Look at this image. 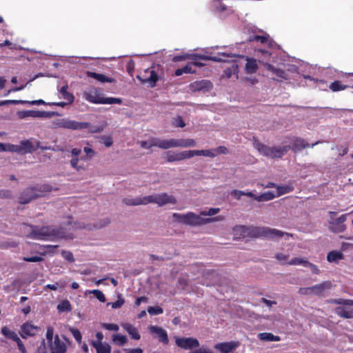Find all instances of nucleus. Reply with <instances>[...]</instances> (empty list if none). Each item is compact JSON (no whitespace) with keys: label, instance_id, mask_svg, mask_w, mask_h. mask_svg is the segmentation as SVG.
<instances>
[{"label":"nucleus","instance_id":"obj_1","mask_svg":"<svg viewBox=\"0 0 353 353\" xmlns=\"http://www.w3.org/2000/svg\"><path fill=\"white\" fill-rule=\"evenodd\" d=\"M234 232H240L243 237L259 238L265 237L268 239L281 238L284 235L292 236V234L288 232H283L275 228L268 227H246L243 225L236 226L234 228Z\"/></svg>","mask_w":353,"mask_h":353},{"label":"nucleus","instance_id":"obj_2","mask_svg":"<svg viewBox=\"0 0 353 353\" xmlns=\"http://www.w3.org/2000/svg\"><path fill=\"white\" fill-rule=\"evenodd\" d=\"M31 232L27 235V237L36 240H49L53 239L64 238L65 234L61 228H57L54 226L39 227L33 225H29Z\"/></svg>","mask_w":353,"mask_h":353},{"label":"nucleus","instance_id":"obj_3","mask_svg":"<svg viewBox=\"0 0 353 353\" xmlns=\"http://www.w3.org/2000/svg\"><path fill=\"white\" fill-rule=\"evenodd\" d=\"M172 217L176 222L190 226L203 225L212 221L220 220L218 217L202 218L192 212H189L185 214L174 213Z\"/></svg>","mask_w":353,"mask_h":353},{"label":"nucleus","instance_id":"obj_4","mask_svg":"<svg viewBox=\"0 0 353 353\" xmlns=\"http://www.w3.org/2000/svg\"><path fill=\"white\" fill-rule=\"evenodd\" d=\"M52 187L48 184H43L39 187H30L23 190L19 196V202L23 204L28 203L32 199L43 196V192H50Z\"/></svg>","mask_w":353,"mask_h":353},{"label":"nucleus","instance_id":"obj_5","mask_svg":"<svg viewBox=\"0 0 353 353\" xmlns=\"http://www.w3.org/2000/svg\"><path fill=\"white\" fill-rule=\"evenodd\" d=\"M256 148L263 155L271 159L281 158L290 149V145L269 147L263 143H257Z\"/></svg>","mask_w":353,"mask_h":353},{"label":"nucleus","instance_id":"obj_6","mask_svg":"<svg viewBox=\"0 0 353 353\" xmlns=\"http://www.w3.org/2000/svg\"><path fill=\"white\" fill-rule=\"evenodd\" d=\"M145 203H157L159 206H163L168 203L176 204V199L173 195L167 193L156 194L144 196Z\"/></svg>","mask_w":353,"mask_h":353},{"label":"nucleus","instance_id":"obj_7","mask_svg":"<svg viewBox=\"0 0 353 353\" xmlns=\"http://www.w3.org/2000/svg\"><path fill=\"white\" fill-rule=\"evenodd\" d=\"M56 125L59 128L73 130L89 128L91 125L89 122H78L69 119H59Z\"/></svg>","mask_w":353,"mask_h":353},{"label":"nucleus","instance_id":"obj_8","mask_svg":"<svg viewBox=\"0 0 353 353\" xmlns=\"http://www.w3.org/2000/svg\"><path fill=\"white\" fill-rule=\"evenodd\" d=\"M176 344L178 347L184 350H192L199 347L198 339L192 337H176Z\"/></svg>","mask_w":353,"mask_h":353},{"label":"nucleus","instance_id":"obj_9","mask_svg":"<svg viewBox=\"0 0 353 353\" xmlns=\"http://www.w3.org/2000/svg\"><path fill=\"white\" fill-rule=\"evenodd\" d=\"M347 214H341L337 219H333L329 222V229L334 233H341L346 230V225L344 224L347 220Z\"/></svg>","mask_w":353,"mask_h":353},{"label":"nucleus","instance_id":"obj_10","mask_svg":"<svg viewBox=\"0 0 353 353\" xmlns=\"http://www.w3.org/2000/svg\"><path fill=\"white\" fill-rule=\"evenodd\" d=\"M57 112H46L39 110H23L18 112V116L20 119H24L26 117H34V118H43V117H51L54 115H57Z\"/></svg>","mask_w":353,"mask_h":353},{"label":"nucleus","instance_id":"obj_11","mask_svg":"<svg viewBox=\"0 0 353 353\" xmlns=\"http://www.w3.org/2000/svg\"><path fill=\"white\" fill-rule=\"evenodd\" d=\"M48 346L50 353H65L68 348L65 342L61 341L58 334L54 336V341L48 344Z\"/></svg>","mask_w":353,"mask_h":353},{"label":"nucleus","instance_id":"obj_12","mask_svg":"<svg viewBox=\"0 0 353 353\" xmlns=\"http://www.w3.org/2000/svg\"><path fill=\"white\" fill-rule=\"evenodd\" d=\"M197 59H201V60H212L215 61H219L216 57H209L206 55H202L199 54H187L184 55H177L174 56L172 58V61L174 62H179L181 61H185L186 59H191V60H196Z\"/></svg>","mask_w":353,"mask_h":353},{"label":"nucleus","instance_id":"obj_13","mask_svg":"<svg viewBox=\"0 0 353 353\" xmlns=\"http://www.w3.org/2000/svg\"><path fill=\"white\" fill-rule=\"evenodd\" d=\"M190 87L193 92L203 91L205 92L210 91L212 88L213 85L210 81L204 79L192 82L190 83Z\"/></svg>","mask_w":353,"mask_h":353},{"label":"nucleus","instance_id":"obj_14","mask_svg":"<svg viewBox=\"0 0 353 353\" xmlns=\"http://www.w3.org/2000/svg\"><path fill=\"white\" fill-rule=\"evenodd\" d=\"M150 333L155 334L156 337L158 338L159 342L163 345H168L169 343V339L167 332L161 327L157 325H151L149 327Z\"/></svg>","mask_w":353,"mask_h":353},{"label":"nucleus","instance_id":"obj_15","mask_svg":"<svg viewBox=\"0 0 353 353\" xmlns=\"http://www.w3.org/2000/svg\"><path fill=\"white\" fill-rule=\"evenodd\" d=\"M39 330V327L31 324L29 322L23 323L21 326L19 334L23 339H27L28 336H34Z\"/></svg>","mask_w":353,"mask_h":353},{"label":"nucleus","instance_id":"obj_16","mask_svg":"<svg viewBox=\"0 0 353 353\" xmlns=\"http://www.w3.org/2000/svg\"><path fill=\"white\" fill-rule=\"evenodd\" d=\"M332 283L330 281H323L321 283L312 286V295L317 296H323L324 293L332 288Z\"/></svg>","mask_w":353,"mask_h":353},{"label":"nucleus","instance_id":"obj_17","mask_svg":"<svg viewBox=\"0 0 353 353\" xmlns=\"http://www.w3.org/2000/svg\"><path fill=\"white\" fill-rule=\"evenodd\" d=\"M196 142L194 139H171L172 148H190L194 147Z\"/></svg>","mask_w":353,"mask_h":353},{"label":"nucleus","instance_id":"obj_18","mask_svg":"<svg viewBox=\"0 0 353 353\" xmlns=\"http://www.w3.org/2000/svg\"><path fill=\"white\" fill-rule=\"evenodd\" d=\"M150 148L157 146L163 150H168L171 148V139H161L156 137H152L148 140Z\"/></svg>","mask_w":353,"mask_h":353},{"label":"nucleus","instance_id":"obj_19","mask_svg":"<svg viewBox=\"0 0 353 353\" xmlns=\"http://www.w3.org/2000/svg\"><path fill=\"white\" fill-rule=\"evenodd\" d=\"M318 143H319V142L317 141V142L312 144L311 145H310L305 139H301V138H295L293 140L292 145V147H290V148L292 150V151L296 153V152H299L306 148H309V147L313 148L314 145H317Z\"/></svg>","mask_w":353,"mask_h":353},{"label":"nucleus","instance_id":"obj_20","mask_svg":"<svg viewBox=\"0 0 353 353\" xmlns=\"http://www.w3.org/2000/svg\"><path fill=\"white\" fill-rule=\"evenodd\" d=\"M236 347V343L234 341L219 343L214 345V348L221 353H229Z\"/></svg>","mask_w":353,"mask_h":353},{"label":"nucleus","instance_id":"obj_21","mask_svg":"<svg viewBox=\"0 0 353 353\" xmlns=\"http://www.w3.org/2000/svg\"><path fill=\"white\" fill-rule=\"evenodd\" d=\"M347 305L339 306L335 308V313L340 317L344 319L353 318V309Z\"/></svg>","mask_w":353,"mask_h":353},{"label":"nucleus","instance_id":"obj_22","mask_svg":"<svg viewBox=\"0 0 353 353\" xmlns=\"http://www.w3.org/2000/svg\"><path fill=\"white\" fill-rule=\"evenodd\" d=\"M86 75L88 77L93 78L101 83H115L116 80L114 78L106 77L103 74H98L94 72L87 71Z\"/></svg>","mask_w":353,"mask_h":353},{"label":"nucleus","instance_id":"obj_23","mask_svg":"<svg viewBox=\"0 0 353 353\" xmlns=\"http://www.w3.org/2000/svg\"><path fill=\"white\" fill-rule=\"evenodd\" d=\"M248 42H257L261 44L270 43V38L268 34L264 33L263 35H250L248 39Z\"/></svg>","mask_w":353,"mask_h":353},{"label":"nucleus","instance_id":"obj_24","mask_svg":"<svg viewBox=\"0 0 353 353\" xmlns=\"http://www.w3.org/2000/svg\"><path fill=\"white\" fill-rule=\"evenodd\" d=\"M145 73H149L150 75L143 80V82H148L150 83L152 87H154L159 80V76L157 72L152 69H148L145 71Z\"/></svg>","mask_w":353,"mask_h":353},{"label":"nucleus","instance_id":"obj_25","mask_svg":"<svg viewBox=\"0 0 353 353\" xmlns=\"http://www.w3.org/2000/svg\"><path fill=\"white\" fill-rule=\"evenodd\" d=\"M245 64V71L248 74H254L258 69L256 60L253 58H247Z\"/></svg>","mask_w":353,"mask_h":353},{"label":"nucleus","instance_id":"obj_26","mask_svg":"<svg viewBox=\"0 0 353 353\" xmlns=\"http://www.w3.org/2000/svg\"><path fill=\"white\" fill-rule=\"evenodd\" d=\"M123 329L130 335L131 338L135 340H139L141 338L137 329L130 323L123 325Z\"/></svg>","mask_w":353,"mask_h":353},{"label":"nucleus","instance_id":"obj_27","mask_svg":"<svg viewBox=\"0 0 353 353\" xmlns=\"http://www.w3.org/2000/svg\"><path fill=\"white\" fill-rule=\"evenodd\" d=\"M91 345L96 349L97 353L111 352V346L108 343H91Z\"/></svg>","mask_w":353,"mask_h":353},{"label":"nucleus","instance_id":"obj_28","mask_svg":"<svg viewBox=\"0 0 353 353\" xmlns=\"http://www.w3.org/2000/svg\"><path fill=\"white\" fill-rule=\"evenodd\" d=\"M258 338L262 341H280L281 337L274 335L270 332H261L258 334Z\"/></svg>","mask_w":353,"mask_h":353},{"label":"nucleus","instance_id":"obj_29","mask_svg":"<svg viewBox=\"0 0 353 353\" xmlns=\"http://www.w3.org/2000/svg\"><path fill=\"white\" fill-rule=\"evenodd\" d=\"M265 67L268 70L272 72L278 77L283 79H288L287 74L283 70L280 68H276L274 65L270 63H266Z\"/></svg>","mask_w":353,"mask_h":353},{"label":"nucleus","instance_id":"obj_30","mask_svg":"<svg viewBox=\"0 0 353 353\" xmlns=\"http://www.w3.org/2000/svg\"><path fill=\"white\" fill-rule=\"evenodd\" d=\"M343 254L341 252L336 250L331 251L327 255V260L330 263H337L339 260L343 259Z\"/></svg>","mask_w":353,"mask_h":353},{"label":"nucleus","instance_id":"obj_31","mask_svg":"<svg viewBox=\"0 0 353 353\" xmlns=\"http://www.w3.org/2000/svg\"><path fill=\"white\" fill-rule=\"evenodd\" d=\"M193 64L192 63H188L186 65L181 68H178L175 70L174 74L177 77L182 75L183 73L194 74L196 73V70L192 69Z\"/></svg>","mask_w":353,"mask_h":353},{"label":"nucleus","instance_id":"obj_32","mask_svg":"<svg viewBox=\"0 0 353 353\" xmlns=\"http://www.w3.org/2000/svg\"><path fill=\"white\" fill-rule=\"evenodd\" d=\"M123 202L127 205H145L144 196L134 199L125 198L123 199Z\"/></svg>","mask_w":353,"mask_h":353},{"label":"nucleus","instance_id":"obj_33","mask_svg":"<svg viewBox=\"0 0 353 353\" xmlns=\"http://www.w3.org/2000/svg\"><path fill=\"white\" fill-rule=\"evenodd\" d=\"M276 190L277 194L276 196L278 197L283 194L292 192L294 190V187L292 185H277Z\"/></svg>","mask_w":353,"mask_h":353},{"label":"nucleus","instance_id":"obj_34","mask_svg":"<svg viewBox=\"0 0 353 353\" xmlns=\"http://www.w3.org/2000/svg\"><path fill=\"white\" fill-rule=\"evenodd\" d=\"M1 332L5 337L12 341H14L18 337V335L15 332L10 330L6 326H4L1 328Z\"/></svg>","mask_w":353,"mask_h":353},{"label":"nucleus","instance_id":"obj_35","mask_svg":"<svg viewBox=\"0 0 353 353\" xmlns=\"http://www.w3.org/2000/svg\"><path fill=\"white\" fill-rule=\"evenodd\" d=\"M60 93L62 97L67 100L68 103H72L73 102L74 97L72 94L68 92V85H63L61 88Z\"/></svg>","mask_w":353,"mask_h":353},{"label":"nucleus","instance_id":"obj_36","mask_svg":"<svg viewBox=\"0 0 353 353\" xmlns=\"http://www.w3.org/2000/svg\"><path fill=\"white\" fill-rule=\"evenodd\" d=\"M21 143L23 153H31L36 150L33 143L29 140L23 141Z\"/></svg>","mask_w":353,"mask_h":353},{"label":"nucleus","instance_id":"obj_37","mask_svg":"<svg viewBox=\"0 0 353 353\" xmlns=\"http://www.w3.org/2000/svg\"><path fill=\"white\" fill-rule=\"evenodd\" d=\"M85 98L90 103L101 104V102L99 101H101L102 97L92 92H85Z\"/></svg>","mask_w":353,"mask_h":353},{"label":"nucleus","instance_id":"obj_38","mask_svg":"<svg viewBox=\"0 0 353 353\" xmlns=\"http://www.w3.org/2000/svg\"><path fill=\"white\" fill-rule=\"evenodd\" d=\"M57 310L60 312H70L72 310V306L68 300L62 301L58 305Z\"/></svg>","mask_w":353,"mask_h":353},{"label":"nucleus","instance_id":"obj_39","mask_svg":"<svg viewBox=\"0 0 353 353\" xmlns=\"http://www.w3.org/2000/svg\"><path fill=\"white\" fill-rule=\"evenodd\" d=\"M275 197H276V194H274L273 192H267L263 193V194L257 196V197L256 198V201H267L272 200V199H274Z\"/></svg>","mask_w":353,"mask_h":353},{"label":"nucleus","instance_id":"obj_40","mask_svg":"<svg viewBox=\"0 0 353 353\" xmlns=\"http://www.w3.org/2000/svg\"><path fill=\"white\" fill-rule=\"evenodd\" d=\"M166 161L169 163L182 161L181 152L174 153L170 151L167 152Z\"/></svg>","mask_w":353,"mask_h":353},{"label":"nucleus","instance_id":"obj_41","mask_svg":"<svg viewBox=\"0 0 353 353\" xmlns=\"http://www.w3.org/2000/svg\"><path fill=\"white\" fill-rule=\"evenodd\" d=\"M101 104H121L122 100L120 98L102 97Z\"/></svg>","mask_w":353,"mask_h":353},{"label":"nucleus","instance_id":"obj_42","mask_svg":"<svg viewBox=\"0 0 353 353\" xmlns=\"http://www.w3.org/2000/svg\"><path fill=\"white\" fill-rule=\"evenodd\" d=\"M112 341L117 345H118L119 346H122V345H125L127 343L128 339L124 335H121V334H114L113 335Z\"/></svg>","mask_w":353,"mask_h":353},{"label":"nucleus","instance_id":"obj_43","mask_svg":"<svg viewBox=\"0 0 353 353\" xmlns=\"http://www.w3.org/2000/svg\"><path fill=\"white\" fill-rule=\"evenodd\" d=\"M348 87V85H343L339 81H334L330 85V89L333 92L343 90Z\"/></svg>","mask_w":353,"mask_h":353},{"label":"nucleus","instance_id":"obj_44","mask_svg":"<svg viewBox=\"0 0 353 353\" xmlns=\"http://www.w3.org/2000/svg\"><path fill=\"white\" fill-rule=\"evenodd\" d=\"M125 300L122 297L121 294L118 295V299L112 303H108V305H111V307L114 309H118L122 307V305L124 304Z\"/></svg>","mask_w":353,"mask_h":353},{"label":"nucleus","instance_id":"obj_45","mask_svg":"<svg viewBox=\"0 0 353 353\" xmlns=\"http://www.w3.org/2000/svg\"><path fill=\"white\" fill-rule=\"evenodd\" d=\"M307 260H305L302 258H293L290 261L286 263V264L290 265H302L304 267L305 266V263H307Z\"/></svg>","mask_w":353,"mask_h":353},{"label":"nucleus","instance_id":"obj_46","mask_svg":"<svg viewBox=\"0 0 353 353\" xmlns=\"http://www.w3.org/2000/svg\"><path fill=\"white\" fill-rule=\"evenodd\" d=\"M90 294H92L100 302L104 303L106 301L104 294L99 290H93L90 291Z\"/></svg>","mask_w":353,"mask_h":353},{"label":"nucleus","instance_id":"obj_47","mask_svg":"<svg viewBox=\"0 0 353 353\" xmlns=\"http://www.w3.org/2000/svg\"><path fill=\"white\" fill-rule=\"evenodd\" d=\"M332 303L337 304V305H353V300L350 299H333L332 301Z\"/></svg>","mask_w":353,"mask_h":353},{"label":"nucleus","instance_id":"obj_48","mask_svg":"<svg viewBox=\"0 0 353 353\" xmlns=\"http://www.w3.org/2000/svg\"><path fill=\"white\" fill-rule=\"evenodd\" d=\"M148 312L150 315H159L163 312V310L159 306L149 307Z\"/></svg>","mask_w":353,"mask_h":353},{"label":"nucleus","instance_id":"obj_49","mask_svg":"<svg viewBox=\"0 0 353 353\" xmlns=\"http://www.w3.org/2000/svg\"><path fill=\"white\" fill-rule=\"evenodd\" d=\"M53 334H54V328H53V327L48 326L47 327L46 334V339H47V341H48V345L54 341Z\"/></svg>","mask_w":353,"mask_h":353},{"label":"nucleus","instance_id":"obj_50","mask_svg":"<svg viewBox=\"0 0 353 353\" xmlns=\"http://www.w3.org/2000/svg\"><path fill=\"white\" fill-rule=\"evenodd\" d=\"M196 152H197V150H185L181 152V159L182 160L186 159H190L193 157L194 156L196 155Z\"/></svg>","mask_w":353,"mask_h":353},{"label":"nucleus","instance_id":"obj_51","mask_svg":"<svg viewBox=\"0 0 353 353\" xmlns=\"http://www.w3.org/2000/svg\"><path fill=\"white\" fill-rule=\"evenodd\" d=\"M196 156H205V157H214L216 154L211 150H197V152H196Z\"/></svg>","mask_w":353,"mask_h":353},{"label":"nucleus","instance_id":"obj_52","mask_svg":"<svg viewBox=\"0 0 353 353\" xmlns=\"http://www.w3.org/2000/svg\"><path fill=\"white\" fill-rule=\"evenodd\" d=\"M70 332L72 333V334L73 337L74 338V339L78 343H81V342L82 335H81V332L78 329H77V328H71L70 329Z\"/></svg>","mask_w":353,"mask_h":353},{"label":"nucleus","instance_id":"obj_53","mask_svg":"<svg viewBox=\"0 0 353 353\" xmlns=\"http://www.w3.org/2000/svg\"><path fill=\"white\" fill-rule=\"evenodd\" d=\"M62 256L67 260L68 262L72 263L74 261V258L72 253L70 251H62L61 252Z\"/></svg>","mask_w":353,"mask_h":353},{"label":"nucleus","instance_id":"obj_54","mask_svg":"<svg viewBox=\"0 0 353 353\" xmlns=\"http://www.w3.org/2000/svg\"><path fill=\"white\" fill-rule=\"evenodd\" d=\"M220 211V209L218 208H210L208 211H201L200 212V215L203 216H213L217 214Z\"/></svg>","mask_w":353,"mask_h":353},{"label":"nucleus","instance_id":"obj_55","mask_svg":"<svg viewBox=\"0 0 353 353\" xmlns=\"http://www.w3.org/2000/svg\"><path fill=\"white\" fill-rule=\"evenodd\" d=\"M23 260L26 262H40L43 260L41 256H24Z\"/></svg>","mask_w":353,"mask_h":353},{"label":"nucleus","instance_id":"obj_56","mask_svg":"<svg viewBox=\"0 0 353 353\" xmlns=\"http://www.w3.org/2000/svg\"><path fill=\"white\" fill-rule=\"evenodd\" d=\"M14 341L17 343L18 349L21 352V353H27L26 348L19 336Z\"/></svg>","mask_w":353,"mask_h":353},{"label":"nucleus","instance_id":"obj_57","mask_svg":"<svg viewBox=\"0 0 353 353\" xmlns=\"http://www.w3.org/2000/svg\"><path fill=\"white\" fill-rule=\"evenodd\" d=\"M134 66H135V64H134V62L133 60L130 59L127 65H126V70L127 72H128V74L130 75V76H133V72L134 70Z\"/></svg>","mask_w":353,"mask_h":353},{"label":"nucleus","instance_id":"obj_58","mask_svg":"<svg viewBox=\"0 0 353 353\" xmlns=\"http://www.w3.org/2000/svg\"><path fill=\"white\" fill-rule=\"evenodd\" d=\"M301 295H312V287L300 288L298 291Z\"/></svg>","mask_w":353,"mask_h":353},{"label":"nucleus","instance_id":"obj_59","mask_svg":"<svg viewBox=\"0 0 353 353\" xmlns=\"http://www.w3.org/2000/svg\"><path fill=\"white\" fill-rule=\"evenodd\" d=\"M305 264L306 265L305 267L310 268L313 274H319L320 273V270L317 265L309 262L308 261H307V263H305Z\"/></svg>","mask_w":353,"mask_h":353},{"label":"nucleus","instance_id":"obj_60","mask_svg":"<svg viewBox=\"0 0 353 353\" xmlns=\"http://www.w3.org/2000/svg\"><path fill=\"white\" fill-rule=\"evenodd\" d=\"M22 145H8V150L17 152V153H22Z\"/></svg>","mask_w":353,"mask_h":353},{"label":"nucleus","instance_id":"obj_61","mask_svg":"<svg viewBox=\"0 0 353 353\" xmlns=\"http://www.w3.org/2000/svg\"><path fill=\"white\" fill-rule=\"evenodd\" d=\"M230 194L235 198L236 199L239 200L241 199V196L244 195V191L239 190H233L231 191Z\"/></svg>","mask_w":353,"mask_h":353},{"label":"nucleus","instance_id":"obj_62","mask_svg":"<svg viewBox=\"0 0 353 353\" xmlns=\"http://www.w3.org/2000/svg\"><path fill=\"white\" fill-rule=\"evenodd\" d=\"M11 197V191L8 190H0V199H10Z\"/></svg>","mask_w":353,"mask_h":353},{"label":"nucleus","instance_id":"obj_63","mask_svg":"<svg viewBox=\"0 0 353 353\" xmlns=\"http://www.w3.org/2000/svg\"><path fill=\"white\" fill-rule=\"evenodd\" d=\"M78 162H79V158L78 157H73L70 160V165H71V166L73 168H74L77 170L79 171L81 169H83V168L78 165Z\"/></svg>","mask_w":353,"mask_h":353},{"label":"nucleus","instance_id":"obj_64","mask_svg":"<svg viewBox=\"0 0 353 353\" xmlns=\"http://www.w3.org/2000/svg\"><path fill=\"white\" fill-rule=\"evenodd\" d=\"M190 353H213V352L207 347H201L197 350L190 352Z\"/></svg>","mask_w":353,"mask_h":353}]
</instances>
